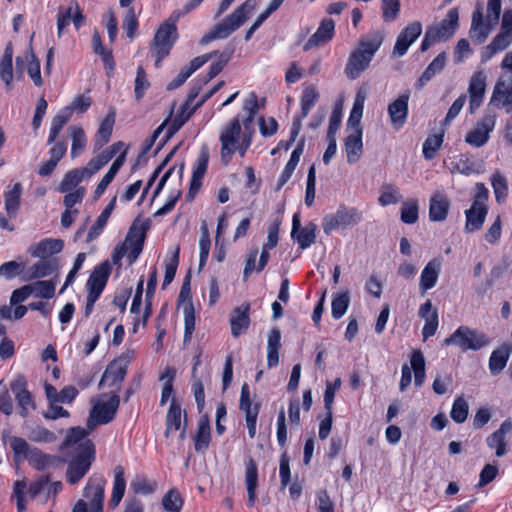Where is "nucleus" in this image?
I'll use <instances>...</instances> for the list:
<instances>
[{
	"instance_id": "5",
	"label": "nucleus",
	"mask_w": 512,
	"mask_h": 512,
	"mask_svg": "<svg viewBox=\"0 0 512 512\" xmlns=\"http://www.w3.org/2000/svg\"><path fill=\"white\" fill-rule=\"evenodd\" d=\"M490 342V338L485 333L462 325L447 337L443 344L455 345L461 351L466 352L468 350L478 351L488 346Z\"/></svg>"
},
{
	"instance_id": "55",
	"label": "nucleus",
	"mask_w": 512,
	"mask_h": 512,
	"mask_svg": "<svg viewBox=\"0 0 512 512\" xmlns=\"http://www.w3.org/2000/svg\"><path fill=\"white\" fill-rule=\"evenodd\" d=\"M468 410L469 406L467 401L463 397H457L453 402L450 417L454 422L461 424L466 421Z\"/></svg>"
},
{
	"instance_id": "4",
	"label": "nucleus",
	"mask_w": 512,
	"mask_h": 512,
	"mask_svg": "<svg viewBox=\"0 0 512 512\" xmlns=\"http://www.w3.org/2000/svg\"><path fill=\"white\" fill-rule=\"evenodd\" d=\"M489 191L483 183L476 184L472 205L465 211V231L472 233L482 228L488 214Z\"/></svg>"
},
{
	"instance_id": "24",
	"label": "nucleus",
	"mask_w": 512,
	"mask_h": 512,
	"mask_svg": "<svg viewBox=\"0 0 512 512\" xmlns=\"http://www.w3.org/2000/svg\"><path fill=\"white\" fill-rule=\"evenodd\" d=\"M441 271V262L438 259L430 260L423 268L420 281L419 289L421 295H424L428 290L435 287L437 284Z\"/></svg>"
},
{
	"instance_id": "37",
	"label": "nucleus",
	"mask_w": 512,
	"mask_h": 512,
	"mask_svg": "<svg viewBox=\"0 0 512 512\" xmlns=\"http://www.w3.org/2000/svg\"><path fill=\"white\" fill-rule=\"evenodd\" d=\"M116 203V197H114L107 206L103 209L101 214L98 216L96 222L91 226V228L88 231L86 242H92L95 240L103 231L105 228L108 219L115 207Z\"/></svg>"
},
{
	"instance_id": "41",
	"label": "nucleus",
	"mask_w": 512,
	"mask_h": 512,
	"mask_svg": "<svg viewBox=\"0 0 512 512\" xmlns=\"http://www.w3.org/2000/svg\"><path fill=\"white\" fill-rule=\"evenodd\" d=\"M446 65V53L441 52L438 54L433 61L427 66L418 79V86L423 87L427 84L435 75L439 74Z\"/></svg>"
},
{
	"instance_id": "61",
	"label": "nucleus",
	"mask_w": 512,
	"mask_h": 512,
	"mask_svg": "<svg viewBox=\"0 0 512 512\" xmlns=\"http://www.w3.org/2000/svg\"><path fill=\"white\" fill-rule=\"evenodd\" d=\"M150 87V82L148 81L146 77L145 70L142 66H138L137 72H136V78H135V87H134V93H135V99L137 101H140L146 90Z\"/></svg>"
},
{
	"instance_id": "58",
	"label": "nucleus",
	"mask_w": 512,
	"mask_h": 512,
	"mask_svg": "<svg viewBox=\"0 0 512 512\" xmlns=\"http://www.w3.org/2000/svg\"><path fill=\"white\" fill-rule=\"evenodd\" d=\"M26 59L29 61L28 68H27L28 75L32 79L35 86H37V87L42 86L43 80L41 77L39 60L37 59V57L35 56V54L32 51H30L27 54Z\"/></svg>"
},
{
	"instance_id": "19",
	"label": "nucleus",
	"mask_w": 512,
	"mask_h": 512,
	"mask_svg": "<svg viewBox=\"0 0 512 512\" xmlns=\"http://www.w3.org/2000/svg\"><path fill=\"white\" fill-rule=\"evenodd\" d=\"M494 126V117H484L473 130L467 133L465 141L474 147L485 145L489 140V133L494 129Z\"/></svg>"
},
{
	"instance_id": "53",
	"label": "nucleus",
	"mask_w": 512,
	"mask_h": 512,
	"mask_svg": "<svg viewBox=\"0 0 512 512\" xmlns=\"http://www.w3.org/2000/svg\"><path fill=\"white\" fill-rule=\"evenodd\" d=\"M56 269V265L50 260H41L34 263L30 269L29 273L30 279H38L49 276Z\"/></svg>"
},
{
	"instance_id": "46",
	"label": "nucleus",
	"mask_w": 512,
	"mask_h": 512,
	"mask_svg": "<svg viewBox=\"0 0 512 512\" xmlns=\"http://www.w3.org/2000/svg\"><path fill=\"white\" fill-rule=\"evenodd\" d=\"M86 177L83 168H76L67 172L59 185V191L64 193L73 190Z\"/></svg>"
},
{
	"instance_id": "64",
	"label": "nucleus",
	"mask_w": 512,
	"mask_h": 512,
	"mask_svg": "<svg viewBox=\"0 0 512 512\" xmlns=\"http://www.w3.org/2000/svg\"><path fill=\"white\" fill-rule=\"evenodd\" d=\"M111 160V156L106 155L103 151L96 157L92 158L86 167L83 169L86 172L87 177H91L95 173H97L103 166H105Z\"/></svg>"
},
{
	"instance_id": "62",
	"label": "nucleus",
	"mask_w": 512,
	"mask_h": 512,
	"mask_svg": "<svg viewBox=\"0 0 512 512\" xmlns=\"http://www.w3.org/2000/svg\"><path fill=\"white\" fill-rule=\"evenodd\" d=\"M157 484L155 481H148L143 476H137L131 482V488L136 494L148 495L155 491Z\"/></svg>"
},
{
	"instance_id": "29",
	"label": "nucleus",
	"mask_w": 512,
	"mask_h": 512,
	"mask_svg": "<svg viewBox=\"0 0 512 512\" xmlns=\"http://www.w3.org/2000/svg\"><path fill=\"white\" fill-rule=\"evenodd\" d=\"M304 144L305 139H301L295 149L292 151L290 159L288 160L287 164L284 167V170L282 171L278 184L276 187V191H279L291 178L297 164L299 163L300 157L304 151Z\"/></svg>"
},
{
	"instance_id": "50",
	"label": "nucleus",
	"mask_w": 512,
	"mask_h": 512,
	"mask_svg": "<svg viewBox=\"0 0 512 512\" xmlns=\"http://www.w3.org/2000/svg\"><path fill=\"white\" fill-rule=\"evenodd\" d=\"M350 303L348 291L337 294L331 303V314L336 320L340 319L347 311Z\"/></svg>"
},
{
	"instance_id": "57",
	"label": "nucleus",
	"mask_w": 512,
	"mask_h": 512,
	"mask_svg": "<svg viewBox=\"0 0 512 512\" xmlns=\"http://www.w3.org/2000/svg\"><path fill=\"white\" fill-rule=\"evenodd\" d=\"M50 474H43L35 479L28 488L29 496L34 499L44 493L48 495V484L50 482Z\"/></svg>"
},
{
	"instance_id": "28",
	"label": "nucleus",
	"mask_w": 512,
	"mask_h": 512,
	"mask_svg": "<svg viewBox=\"0 0 512 512\" xmlns=\"http://www.w3.org/2000/svg\"><path fill=\"white\" fill-rule=\"evenodd\" d=\"M23 186L20 182L8 186L4 192V208L10 218H15L21 205Z\"/></svg>"
},
{
	"instance_id": "17",
	"label": "nucleus",
	"mask_w": 512,
	"mask_h": 512,
	"mask_svg": "<svg viewBox=\"0 0 512 512\" xmlns=\"http://www.w3.org/2000/svg\"><path fill=\"white\" fill-rule=\"evenodd\" d=\"M486 74L483 71L475 72L469 81V110L474 113L481 105L486 91Z\"/></svg>"
},
{
	"instance_id": "20",
	"label": "nucleus",
	"mask_w": 512,
	"mask_h": 512,
	"mask_svg": "<svg viewBox=\"0 0 512 512\" xmlns=\"http://www.w3.org/2000/svg\"><path fill=\"white\" fill-rule=\"evenodd\" d=\"M335 22L331 18H324L316 32L310 36L304 44V51H308L314 47L322 46L328 43L334 36Z\"/></svg>"
},
{
	"instance_id": "9",
	"label": "nucleus",
	"mask_w": 512,
	"mask_h": 512,
	"mask_svg": "<svg viewBox=\"0 0 512 512\" xmlns=\"http://www.w3.org/2000/svg\"><path fill=\"white\" fill-rule=\"evenodd\" d=\"M177 38L178 32L175 23L165 21L155 33L151 50H160L161 55H169Z\"/></svg>"
},
{
	"instance_id": "8",
	"label": "nucleus",
	"mask_w": 512,
	"mask_h": 512,
	"mask_svg": "<svg viewBox=\"0 0 512 512\" xmlns=\"http://www.w3.org/2000/svg\"><path fill=\"white\" fill-rule=\"evenodd\" d=\"M362 220V214L353 207L339 206L333 214H328L323 218V231L326 235L331 234L339 227L346 228L358 224Z\"/></svg>"
},
{
	"instance_id": "6",
	"label": "nucleus",
	"mask_w": 512,
	"mask_h": 512,
	"mask_svg": "<svg viewBox=\"0 0 512 512\" xmlns=\"http://www.w3.org/2000/svg\"><path fill=\"white\" fill-rule=\"evenodd\" d=\"M119 405L120 397L115 393L107 401L95 403L89 412L87 429L93 431L98 425L110 423L115 418Z\"/></svg>"
},
{
	"instance_id": "22",
	"label": "nucleus",
	"mask_w": 512,
	"mask_h": 512,
	"mask_svg": "<svg viewBox=\"0 0 512 512\" xmlns=\"http://www.w3.org/2000/svg\"><path fill=\"white\" fill-rule=\"evenodd\" d=\"M511 431L512 421L506 419L501 423L499 429L487 437V446L491 449H495V455L497 457H503L508 452L505 436Z\"/></svg>"
},
{
	"instance_id": "45",
	"label": "nucleus",
	"mask_w": 512,
	"mask_h": 512,
	"mask_svg": "<svg viewBox=\"0 0 512 512\" xmlns=\"http://www.w3.org/2000/svg\"><path fill=\"white\" fill-rule=\"evenodd\" d=\"M69 131L72 138L71 157L74 159L85 149L87 138L84 130L79 126L72 125L69 127Z\"/></svg>"
},
{
	"instance_id": "1",
	"label": "nucleus",
	"mask_w": 512,
	"mask_h": 512,
	"mask_svg": "<svg viewBox=\"0 0 512 512\" xmlns=\"http://www.w3.org/2000/svg\"><path fill=\"white\" fill-rule=\"evenodd\" d=\"M9 444L14 453V460L16 463L22 460H27L35 470L50 474L52 472L63 468L66 460L58 455L44 453L37 447H31L28 442L17 436H12L9 439Z\"/></svg>"
},
{
	"instance_id": "34",
	"label": "nucleus",
	"mask_w": 512,
	"mask_h": 512,
	"mask_svg": "<svg viewBox=\"0 0 512 512\" xmlns=\"http://www.w3.org/2000/svg\"><path fill=\"white\" fill-rule=\"evenodd\" d=\"M459 26V13L457 8H452L448 11L446 17L435 26L433 29L438 30V34L445 40H448L454 35Z\"/></svg>"
},
{
	"instance_id": "36",
	"label": "nucleus",
	"mask_w": 512,
	"mask_h": 512,
	"mask_svg": "<svg viewBox=\"0 0 512 512\" xmlns=\"http://www.w3.org/2000/svg\"><path fill=\"white\" fill-rule=\"evenodd\" d=\"M63 247V240L47 238L38 242L35 248L31 251V255L33 257L44 259L50 255L61 252Z\"/></svg>"
},
{
	"instance_id": "30",
	"label": "nucleus",
	"mask_w": 512,
	"mask_h": 512,
	"mask_svg": "<svg viewBox=\"0 0 512 512\" xmlns=\"http://www.w3.org/2000/svg\"><path fill=\"white\" fill-rule=\"evenodd\" d=\"M363 130L353 131L345 138V151L347 161L350 164L356 163L363 152L362 143Z\"/></svg>"
},
{
	"instance_id": "13",
	"label": "nucleus",
	"mask_w": 512,
	"mask_h": 512,
	"mask_svg": "<svg viewBox=\"0 0 512 512\" xmlns=\"http://www.w3.org/2000/svg\"><path fill=\"white\" fill-rule=\"evenodd\" d=\"M208 162L209 149L206 145H203L200 149L199 156L194 164L189 191L186 195L187 200H193L196 193L200 189L202 185V179L208 168Z\"/></svg>"
},
{
	"instance_id": "56",
	"label": "nucleus",
	"mask_w": 512,
	"mask_h": 512,
	"mask_svg": "<svg viewBox=\"0 0 512 512\" xmlns=\"http://www.w3.org/2000/svg\"><path fill=\"white\" fill-rule=\"evenodd\" d=\"M162 505L166 511L180 512L183 506V499L177 490L171 489L164 495Z\"/></svg>"
},
{
	"instance_id": "54",
	"label": "nucleus",
	"mask_w": 512,
	"mask_h": 512,
	"mask_svg": "<svg viewBox=\"0 0 512 512\" xmlns=\"http://www.w3.org/2000/svg\"><path fill=\"white\" fill-rule=\"evenodd\" d=\"M29 287H31L32 294L35 297L50 299L55 294V283L53 281L39 280L30 284Z\"/></svg>"
},
{
	"instance_id": "23",
	"label": "nucleus",
	"mask_w": 512,
	"mask_h": 512,
	"mask_svg": "<svg viewBox=\"0 0 512 512\" xmlns=\"http://www.w3.org/2000/svg\"><path fill=\"white\" fill-rule=\"evenodd\" d=\"M410 94L408 92L400 95L388 106V114L391 124L395 129H400L405 124L408 117V102Z\"/></svg>"
},
{
	"instance_id": "42",
	"label": "nucleus",
	"mask_w": 512,
	"mask_h": 512,
	"mask_svg": "<svg viewBox=\"0 0 512 512\" xmlns=\"http://www.w3.org/2000/svg\"><path fill=\"white\" fill-rule=\"evenodd\" d=\"M72 117L70 108H62L52 119L47 143L55 142L59 133Z\"/></svg>"
},
{
	"instance_id": "39",
	"label": "nucleus",
	"mask_w": 512,
	"mask_h": 512,
	"mask_svg": "<svg viewBox=\"0 0 512 512\" xmlns=\"http://www.w3.org/2000/svg\"><path fill=\"white\" fill-rule=\"evenodd\" d=\"M0 78L8 88L12 87L13 81V49L8 44L0 59Z\"/></svg>"
},
{
	"instance_id": "49",
	"label": "nucleus",
	"mask_w": 512,
	"mask_h": 512,
	"mask_svg": "<svg viewBox=\"0 0 512 512\" xmlns=\"http://www.w3.org/2000/svg\"><path fill=\"white\" fill-rule=\"evenodd\" d=\"M319 98V93L314 86L306 87L301 96V118H306Z\"/></svg>"
},
{
	"instance_id": "25",
	"label": "nucleus",
	"mask_w": 512,
	"mask_h": 512,
	"mask_svg": "<svg viewBox=\"0 0 512 512\" xmlns=\"http://www.w3.org/2000/svg\"><path fill=\"white\" fill-rule=\"evenodd\" d=\"M250 304L244 303L236 307L230 317L231 334L233 337H238L244 333L250 325Z\"/></svg>"
},
{
	"instance_id": "40",
	"label": "nucleus",
	"mask_w": 512,
	"mask_h": 512,
	"mask_svg": "<svg viewBox=\"0 0 512 512\" xmlns=\"http://www.w3.org/2000/svg\"><path fill=\"white\" fill-rule=\"evenodd\" d=\"M126 488V481L124 477V469L122 466L118 465L114 469V482H113V490L112 496L110 499V506L115 508L121 502Z\"/></svg>"
},
{
	"instance_id": "31",
	"label": "nucleus",
	"mask_w": 512,
	"mask_h": 512,
	"mask_svg": "<svg viewBox=\"0 0 512 512\" xmlns=\"http://www.w3.org/2000/svg\"><path fill=\"white\" fill-rule=\"evenodd\" d=\"M512 353V346L508 343L494 350L489 358V370L492 375H498L505 367Z\"/></svg>"
},
{
	"instance_id": "18",
	"label": "nucleus",
	"mask_w": 512,
	"mask_h": 512,
	"mask_svg": "<svg viewBox=\"0 0 512 512\" xmlns=\"http://www.w3.org/2000/svg\"><path fill=\"white\" fill-rule=\"evenodd\" d=\"M128 369V360L119 358L110 363L104 371L99 383V387L107 385L108 387L119 386L125 379Z\"/></svg>"
},
{
	"instance_id": "44",
	"label": "nucleus",
	"mask_w": 512,
	"mask_h": 512,
	"mask_svg": "<svg viewBox=\"0 0 512 512\" xmlns=\"http://www.w3.org/2000/svg\"><path fill=\"white\" fill-rule=\"evenodd\" d=\"M411 370L414 372V384L420 387L425 380V358L420 350H414L410 356Z\"/></svg>"
},
{
	"instance_id": "52",
	"label": "nucleus",
	"mask_w": 512,
	"mask_h": 512,
	"mask_svg": "<svg viewBox=\"0 0 512 512\" xmlns=\"http://www.w3.org/2000/svg\"><path fill=\"white\" fill-rule=\"evenodd\" d=\"M443 142V134L429 135L423 143V156L426 160H431L435 157L436 152L440 149Z\"/></svg>"
},
{
	"instance_id": "32",
	"label": "nucleus",
	"mask_w": 512,
	"mask_h": 512,
	"mask_svg": "<svg viewBox=\"0 0 512 512\" xmlns=\"http://www.w3.org/2000/svg\"><path fill=\"white\" fill-rule=\"evenodd\" d=\"M193 440L196 452L203 453L208 449L211 441V427L207 415L200 418Z\"/></svg>"
},
{
	"instance_id": "14",
	"label": "nucleus",
	"mask_w": 512,
	"mask_h": 512,
	"mask_svg": "<svg viewBox=\"0 0 512 512\" xmlns=\"http://www.w3.org/2000/svg\"><path fill=\"white\" fill-rule=\"evenodd\" d=\"M105 484L102 476H93L88 480L84 496L90 501V512H103Z\"/></svg>"
},
{
	"instance_id": "10",
	"label": "nucleus",
	"mask_w": 512,
	"mask_h": 512,
	"mask_svg": "<svg viewBox=\"0 0 512 512\" xmlns=\"http://www.w3.org/2000/svg\"><path fill=\"white\" fill-rule=\"evenodd\" d=\"M422 33V24L420 21H413L408 24L397 36L392 51V57L400 58L404 56L409 47L418 39Z\"/></svg>"
},
{
	"instance_id": "43",
	"label": "nucleus",
	"mask_w": 512,
	"mask_h": 512,
	"mask_svg": "<svg viewBox=\"0 0 512 512\" xmlns=\"http://www.w3.org/2000/svg\"><path fill=\"white\" fill-rule=\"evenodd\" d=\"M181 406L176 398H172L170 407L166 415L165 437H169L173 430H179L181 427Z\"/></svg>"
},
{
	"instance_id": "7",
	"label": "nucleus",
	"mask_w": 512,
	"mask_h": 512,
	"mask_svg": "<svg viewBox=\"0 0 512 512\" xmlns=\"http://www.w3.org/2000/svg\"><path fill=\"white\" fill-rule=\"evenodd\" d=\"M241 121L239 117L233 118L221 131L219 141L221 143V160L227 165L236 152L235 146L241 142L243 137Z\"/></svg>"
},
{
	"instance_id": "35",
	"label": "nucleus",
	"mask_w": 512,
	"mask_h": 512,
	"mask_svg": "<svg viewBox=\"0 0 512 512\" xmlns=\"http://www.w3.org/2000/svg\"><path fill=\"white\" fill-rule=\"evenodd\" d=\"M234 54V46H227L222 52L218 51V60L211 63L209 66V71L206 76L202 78V83L207 84L213 78H215L226 66V64L230 61Z\"/></svg>"
},
{
	"instance_id": "51",
	"label": "nucleus",
	"mask_w": 512,
	"mask_h": 512,
	"mask_svg": "<svg viewBox=\"0 0 512 512\" xmlns=\"http://www.w3.org/2000/svg\"><path fill=\"white\" fill-rule=\"evenodd\" d=\"M87 434H88V431L82 427L71 428L68 431L66 438L63 442V447L68 448V447L75 446V451L77 452L78 446L87 440L86 439Z\"/></svg>"
},
{
	"instance_id": "27",
	"label": "nucleus",
	"mask_w": 512,
	"mask_h": 512,
	"mask_svg": "<svg viewBox=\"0 0 512 512\" xmlns=\"http://www.w3.org/2000/svg\"><path fill=\"white\" fill-rule=\"evenodd\" d=\"M450 208L449 199L441 192H436L430 198L429 219L433 222H442L447 218Z\"/></svg>"
},
{
	"instance_id": "12",
	"label": "nucleus",
	"mask_w": 512,
	"mask_h": 512,
	"mask_svg": "<svg viewBox=\"0 0 512 512\" xmlns=\"http://www.w3.org/2000/svg\"><path fill=\"white\" fill-rule=\"evenodd\" d=\"M317 225L309 222L305 227H301V219L298 213L293 215L291 238L299 244V247L304 250L310 247L316 240Z\"/></svg>"
},
{
	"instance_id": "63",
	"label": "nucleus",
	"mask_w": 512,
	"mask_h": 512,
	"mask_svg": "<svg viewBox=\"0 0 512 512\" xmlns=\"http://www.w3.org/2000/svg\"><path fill=\"white\" fill-rule=\"evenodd\" d=\"M24 271V264L17 261H8L0 266V276L12 280Z\"/></svg>"
},
{
	"instance_id": "48",
	"label": "nucleus",
	"mask_w": 512,
	"mask_h": 512,
	"mask_svg": "<svg viewBox=\"0 0 512 512\" xmlns=\"http://www.w3.org/2000/svg\"><path fill=\"white\" fill-rule=\"evenodd\" d=\"M491 185L497 203L502 204L508 196V184L506 178L500 173L495 172L491 177Z\"/></svg>"
},
{
	"instance_id": "21",
	"label": "nucleus",
	"mask_w": 512,
	"mask_h": 512,
	"mask_svg": "<svg viewBox=\"0 0 512 512\" xmlns=\"http://www.w3.org/2000/svg\"><path fill=\"white\" fill-rule=\"evenodd\" d=\"M148 228V223H140L138 219H136L128 230V233L126 235L127 241H130L131 239L134 238L136 242L135 249L133 251H129L127 256L130 265L133 264L138 259L139 255L143 250L146 232Z\"/></svg>"
},
{
	"instance_id": "15",
	"label": "nucleus",
	"mask_w": 512,
	"mask_h": 512,
	"mask_svg": "<svg viewBox=\"0 0 512 512\" xmlns=\"http://www.w3.org/2000/svg\"><path fill=\"white\" fill-rule=\"evenodd\" d=\"M498 103V107L506 109L507 113L512 112V74L501 76L495 86L490 100V104Z\"/></svg>"
},
{
	"instance_id": "47",
	"label": "nucleus",
	"mask_w": 512,
	"mask_h": 512,
	"mask_svg": "<svg viewBox=\"0 0 512 512\" xmlns=\"http://www.w3.org/2000/svg\"><path fill=\"white\" fill-rule=\"evenodd\" d=\"M239 408L245 413V418L250 416H258L260 411V404H252L251 402L250 390L247 383H244L241 387Z\"/></svg>"
},
{
	"instance_id": "38",
	"label": "nucleus",
	"mask_w": 512,
	"mask_h": 512,
	"mask_svg": "<svg viewBox=\"0 0 512 512\" xmlns=\"http://www.w3.org/2000/svg\"><path fill=\"white\" fill-rule=\"evenodd\" d=\"M114 123V113L107 114L106 117L102 120L94 139L95 149H101L105 144L109 142L112 135Z\"/></svg>"
},
{
	"instance_id": "16",
	"label": "nucleus",
	"mask_w": 512,
	"mask_h": 512,
	"mask_svg": "<svg viewBox=\"0 0 512 512\" xmlns=\"http://www.w3.org/2000/svg\"><path fill=\"white\" fill-rule=\"evenodd\" d=\"M111 270L112 266L108 260L95 266L86 283L87 292L101 296L110 277Z\"/></svg>"
},
{
	"instance_id": "2",
	"label": "nucleus",
	"mask_w": 512,
	"mask_h": 512,
	"mask_svg": "<svg viewBox=\"0 0 512 512\" xmlns=\"http://www.w3.org/2000/svg\"><path fill=\"white\" fill-rule=\"evenodd\" d=\"M381 44V37L360 41L358 47L350 54L344 69L348 79L354 80L358 78L368 68Z\"/></svg>"
},
{
	"instance_id": "26",
	"label": "nucleus",
	"mask_w": 512,
	"mask_h": 512,
	"mask_svg": "<svg viewBox=\"0 0 512 512\" xmlns=\"http://www.w3.org/2000/svg\"><path fill=\"white\" fill-rule=\"evenodd\" d=\"M245 484L248 495V506L253 507L257 499L258 467L251 457L245 461Z\"/></svg>"
},
{
	"instance_id": "59",
	"label": "nucleus",
	"mask_w": 512,
	"mask_h": 512,
	"mask_svg": "<svg viewBox=\"0 0 512 512\" xmlns=\"http://www.w3.org/2000/svg\"><path fill=\"white\" fill-rule=\"evenodd\" d=\"M184 343L191 341L195 330V312L192 303L184 307Z\"/></svg>"
},
{
	"instance_id": "33",
	"label": "nucleus",
	"mask_w": 512,
	"mask_h": 512,
	"mask_svg": "<svg viewBox=\"0 0 512 512\" xmlns=\"http://www.w3.org/2000/svg\"><path fill=\"white\" fill-rule=\"evenodd\" d=\"M489 33L490 28L483 24V13L480 8H477L472 14L469 36L476 44H482L487 39Z\"/></svg>"
},
{
	"instance_id": "3",
	"label": "nucleus",
	"mask_w": 512,
	"mask_h": 512,
	"mask_svg": "<svg viewBox=\"0 0 512 512\" xmlns=\"http://www.w3.org/2000/svg\"><path fill=\"white\" fill-rule=\"evenodd\" d=\"M94 459L95 446L91 440H86L78 446V451L68 463L67 482L71 485L78 483L87 474Z\"/></svg>"
},
{
	"instance_id": "11",
	"label": "nucleus",
	"mask_w": 512,
	"mask_h": 512,
	"mask_svg": "<svg viewBox=\"0 0 512 512\" xmlns=\"http://www.w3.org/2000/svg\"><path fill=\"white\" fill-rule=\"evenodd\" d=\"M254 7L255 4L253 0H246L222 22L217 24L221 27V31L225 33L226 38L244 24L248 18V15L253 11Z\"/></svg>"
},
{
	"instance_id": "60",
	"label": "nucleus",
	"mask_w": 512,
	"mask_h": 512,
	"mask_svg": "<svg viewBox=\"0 0 512 512\" xmlns=\"http://www.w3.org/2000/svg\"><path fill=\"white\" fill-rule=\"evenodd\" d=\"M401 198L402 196L392 184H385L381 188L378 201L382 206H388L396 204Z\"/></svg>"
}]
</instances>
